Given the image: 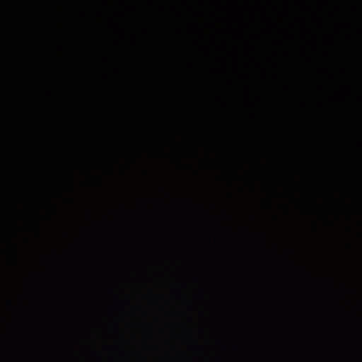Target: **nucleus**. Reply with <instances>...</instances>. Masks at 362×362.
<instances>
[{
  "instance_id": "obj_1",
  "label": "nucleus",
  "mask_w": 362,
  "mask_h": 362,
  "mask_svg": "<svg viewBox=\"0 0 362 362\" xmlns=\"http://www.w3.org/2000/svg\"><path fill=\"white\" fill-rule=\"evenodd\" d=\"M268 235L267 233H264L263 235V247H264V251L267 257H270L272 255H276V247L272 250H270L268 247Z\"/></svg>"
},
{
  "instance_id": "obj_2",
  "label": "nucleus",
  "mask_w": 362,
  "mask_h": 362,
  "mask_svg": "<svg viewBox=\"0 0 362 362\" xmlns=\"http://www.w3.org/2000/svg\"><path fill=\"white\" fill-rule=\"evenodd\" d=\"M265 207L268 210H272V199L271 197H269L267 198L266 200H265Z\"/></svg>"
},
{
  "instance_id": "obj_3",
  "label": "nucleus",
  "mask_w": 362,
  "mask_h": 362,
  "mask_svg": "<svg viewBox=\"0 0 362 362\" xmlns=\"http://www.w3.org/2000/svg\"><path fill=\"white\" fill-rule=\"evenodd\" d=\"M267 184H268V183L267 182ZM266 188H267V190H268L269 192H272V193L276 192V189L274 188L273 187H272L270 185H267Z\"/></svg>"
}]
</instances>
